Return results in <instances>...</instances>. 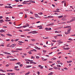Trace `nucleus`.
I'll list each match as a JSON object with an SVG mask.
<instances>
[{"mask_svg": "<svg viewBox=\"0 0 75 75\" xmlns=\"http://www.w3.org/2000/svg\"><path fill=\"white\" fill-rule=\"evenodd\" d=\"M72 62V61H71V60H70L69 61H67V63H71Z\"/></svg>", "mask_w": 75, "mask_h": 75, "instance_id": "16", "label": "nucleus"}, {"mask_svg": "<svg viewBox=\"0 0 75 75\" xmlns=\"http://www.w3.org/2000/svg\"><path fill=\"white\" fill-rule=\"evenodd\" d=\"M31 51H35V52H37V50L35 49H33L31 50Z\"/></svg>", "mask_w": 75, "mask_h": 75, "instance_id": "22", "label": "nucleus"}, {"mask_svg": "<svg viewBox=\"0 0 75 75\" xmlns=\"http://www.w3.org/2000/svg\"><path fill=\"white\" fill-rule=\"evenodd\" d=\"M35 49H37V50H41L40 48H38L37 46L35 47Z\"/></svg>", "mask_w": 75, "mask_h": 75, "instance_id": "3", "label": "nucleus"}, {"mask_svg": "<svg viewBox=\"0 0 75 75\" xmlns=\"http://www.w3.org/2000/svg\"><path fill=\"white\" fill-rule=\"evenodd\" d=\"M64 28H68L67 29V33H70V31L71 30V27L70 26H67L64 27Z\"/></svg>", "mask_w": 75, "mask_h": 75, "instance_id": "1", "label": "nucleus"}, {"mask_svg": "<svg viewBox=\"0 0 75 75\" xmlns=\"http://www.w3.org/2000/svg\"><path fill=\"white\" fill-rule=\"evenodd\" d=\"M69 49V48L68 47H67V48H64L63 49V50H68Z\"/></svg>", "mask_w": 75, "mask_h": 75, "instance_id": "23", "label": "nucleus"}, {"mask_svg": "<svg viewBox=\"0 0 75 75\" xmlns=\"http://www.w3.org/2000/svg\"><path fill=\"white\" fill-rule=\"evenodd\" d=\"M31 41H35V40L34 39H32Z\"/></svg>", "mask_w": 75, "mask_h": 75, "instance_id": "46", "label": "nucleus"}, {"mask_svg": "<svg viewBox=\"0 0 75 75\" xmlns=\"http://www.w3.org/2000/svg\"><path fill=\"white\" fill-rule=\"evenodd\" d=\"M30 71L28 72V73H25V75H28L30 74Z\"/></svg>", "mask_w": 75, "mask_h": 75, "instance_id": "21", "label": "nucleus"}, {"mask_svg": "<svg viewBox=\"0 0 75 75\" xmlns=\"http://www.w3.org/2000/svg\"><path fill=\"white\" fill-rule=\"evenodd\" d=\"M21 6H23V5H18V7H21Z\"/></svg>", "mask_w": 75, "mask_h": 75, "instance_id": "52", "label": "nucleus"}, {"mask_svg": "<svg viewBox=\"0 0 75 75\" xmlns=\"http://www.w3.org/2000/svg\"><path fill=\"white\" fill-rule=\"evenodd\" d=\"M62 21H66L67 20V19L66 18H62Z\"/></svg>", "mask_w": 75, "mask_h": 75, "instance_id": "8", "label": "nucleus"}, {"mask_svg": "<svg viewBox=\"0 0 75 75\" xmlns=\"http://www.w3.org/2000/svg\"><path fill=\"white\" fill-rule=\"evenodd\" d=\"M16 45V44H13L12 45H11L10 47H11L12 48H14V47H15V46Z\"/></svg>", "mask_w": 75, "mask_h": 75, "instance_id": "2", "label": "nucleus"}, {"mask_svg": "<svg viewBox=\"0 0 75 75\" xmlns=\"http://www.w3.org/2000/svg\"><path fill=\"white\" fill-rule=\"evenodd\" d=\"M47 52L46 50H43V52H44V53H45Z\"/></svg>", "mask_w": 75, "mask_h": 75, "instance_id": "26", "label": "nucleus"}, {"mask_svg": "<svg viewBox=\"0 0 75 75\" xmlns=\"http://www.w3.org/2000/svg\"><path fill=\"white\" fill-rule=\"evenodd\" d=\"M30 3H35V1H30Z\"/></svg>", "mask_w": 75, "mask_h": 75, "instance_id": "47", "label": "nucleus"}, {"mask_svg": "<svg viewBox=\"0 0 75 75\" xmlns=\"http://www.w3.org/2000/svg\"><path fill=\"white\" fill-rule=\"evenodd\" d=\"M69 41H72V39H71V38H70L69 39Z\"/></svg>", "mask_w": 75, "mask_h": 75, "instance_id": "34", "label": "nucleus"}, {"mask_svg": "<svg viewBox=\"0 0 75 75\" xmlns=\"http://www.w3.org/2000/svg\"><path fill=\"white\" fill-rule=\"evenodd\" d=\"M42 60H43V61H47V59H43Z\"/></svg>", "mask_w": 75, "mask_h": 75, "instance_id": "44", "label": "nucleus"}, {"mask_svg": "<svg viewBox=\"0 0 75 75\" xmlns=\"http://www.w3.org/2000/svg\"><path fill=\"white\" fill-rule=\"evenodd\" d=\"M7 55H11V54L9 53H7Z\"/></svg>", "mask_w": 75, "mask_h": 75, "instance_id": "63", "label": "nucleus"}, {"mask_svg": "<svg viewBox=\"0 0 75 75\" xmlns=\"http://www.w3.org/2000/svg\"><path fill=\"white\" fill-rule=\"evenodd\" d=\"M25 3H28V2H30V1H25Z\"/></svg>", "mask_w": 75, "mask_h": 75, "instance_id": "36", "label": "nucleus"}, {"mask_svg": "<svg viewBox=\"0 0 75 75\" xmlns=\"http://www.w3.org/2000/svg\"><path fill=\"white\" fill-rule=\"evenodd\" d=\"M53 68H54V69H57V67H53Z\"/></svg>", "mask_w": 75, "mask_h": 75, "instance_id": "28", "label": "nucleus"}, {"mask_svg": "<svg viewBox=\"0 0 75 75\" xmlns=\"http://www.w3.org/2000/svg\"><path fill=\"white\" fill-rule=\"evenodd\" d=\"M18 66H17L15 67H14V68H18Z\"/></svg>", "mask_w": 75, "mask_h": 75, "instance_id": "56", "label": "nucleus"}, {"mask_svg": "<svg viewBox=\"0 0 75 75\" xmlns=\"http://www.w3.org/2000/svg\"><path fill=\"white\" fill-rule=\"evenodd\" d=\"M66 3H64V7H66Z\"/></svg>", "mask_w": 75, "mask_h": 75, "instance_id": "57", "label": "nucleus"}, {"mask_svg": "<svg viewBox=\"0 0 75 75\" xmlns=\"http://www.w3.org/2000/svg\"><path fill=\"white\" fill-rule=\"evenodd\" d=\"M56 10H57V13H58L60 11H59V9H56Z\"/></svg>", "mask_w": 75, "mask_h": 75, "instance_id": "19", "label": "nucleus"}, {"mask_svg": "<svg viewBox=\"0 0 75 75\" xmlns=\"http://www.w3.org/2000/svg\"><path fill=\"white\" fill-rule=\"evenodd\" d=\"M43 13L42 12H40L38 13V14H40V15H42Z\"/></svg>", "mask_w": 75, "mask_h": 75, "instance_id": "24", "label": "nucleus"}, {"mask_svg": "<svg viewBox=\"0 0 75 75\" xmlns=\"http://www.w3.org/2000/svg\"><path fill=\"white\" fill-rule=\"evenodd\" d=\"M4 21H3V19H1L0 20V23H3Z\"/></svg>", "mask_w": 75, "mask_h": 75, "instance_id": "10", "label": "nucleus"}, {"mask_svg": "<svg viewBox=\"0 0 75 75\" xmlns=\"http://www.w3.org/2000/svg\"><path fill=\"white\" fill-rule=\"evenodd\" d=\"M30 67H31V65H28L25 67V68H30Z\"/></svg>", "mask_w": 75, "mask_h": 75, "instance_id": "17", "label": "nucleus"}, {"mask_svg": "<svg viewBox=\"0 0 75 75\" xmlns=\"http://www.w3.org/2000/svg\"><path fill=\"white\" fill-rule=\"evenodd\" d=\"M5 31H6V30H4L3 29H1V30H0V32H1V33H3Z\"/></svg>", "mask_w": 75, "mask_h": 75, "instance_id": "11", "label": "nucleus"}, {"mask_svg": "<svg viewBox=\"0 0 75 75\" xmlns=\"http://www.w3.org/2000/svg\"><path fill=\"white\" fill-rule=\"evenodd\" d=\"M18 40V39H16L15 40V41H17Z\"/></svg>", "mask_w": 75, "mask_h": 75, "instance_id": "54", "label": "nucleus"}, {"mask_svg": "<svg viewBox=\"0 0 75 75\" xmlns=\"http://www.w3.org/2000/svg\"><path fill=\"white\" fill-rule=\"evenodd\" d=\"M2 28H7V26H3L2 27Z\"/></svg>", "mask_w": 75, "mask_h": 75, "instance_id": "42", "label": "nucleus"}, {"mask_svg": "<svg viewBox=\"0 0 75 75\" xmlns=\"http://www.w3.org/2000/svg\"><path fill=\"white\" fill-rule=\"evenodd\" d=\"M17 64L18 65H20V62H17Z\"/></svg>", "mask_w": 75, "mask_h": 75, "instance_id": "62", "label": "nucleus"}, {"mask_svg": "<svg viewBox=\"0 0 75 75\" xmlns=\"http://www.w3.org/2000/svg\"><path fill=\"white\" fill-rule=\"evenodd\" d=\"M6 35H8V36H9V37H11L12 36V35L10 34H7Z\"/></svg>", "mask_w": 75, "mask_h": 75, "instance_id": "13", "label": "nucleus"}, {"mask_svg": "<svg viewBox=\"0 0 75 75\" xmlns=\"http://www.w3.org/2000/svg\"><path fill=\"white\" fill-rule=\"evenodd\" d=\"M69 33H68V32H65V34H69Z\"/></svg>", "mask_w": 75, "mask_h": 75, "instance_id": "50", "label": "nucleus"}, {"mask_svg": "<svg viewBox=\"0 0 75 75\" xmlns=\"http://www.w3.org/2000/svg\"><path fill=\"white\" fill-rule=\"evenodd\" d=\"M45 29L47 31H48V28H46Z\"/></svg>", "mask_w": 75, "mask_h": 75, "instance_id": "29", "label": "nucleus"}, {"mask_svg": "<svg viewBox=\"0 0 75 75\" xmlns=\"http://www.w3.org/2000/svg\"><path fill=\"white\" fill-rule=\"evenodd\" d=\"M0 71H1L2 72H6V71L5 70H3L2 69H0Z\"/></svg>", "mask_w": 75, "mask_h": 75, "instance_id": "9", "label": "nucleus"}, {"mask_svg": "<svg viewBox=\"0 0 75 75\" xmlns=\"http://www.w3.org/2000/svg\"><path fill=\"white\" fill-rule=\"evenodd\" d=\"M26 25H26L27 27H29V26L30 25L28 24V23H27L26 24Z\"/></svg>", "mask_w": 75, "mask_h": 75, "instance_id": "30", "label": "nucleus"}, {"mask_svg": "<svg viewBox=\"0 0 75 75\" xmlns=\"http://www.w3.org/2000/svg\"><path fill=\"white\" fill-rule=\"evenodd\" d=\"M64 3V1H63L61 2V3H62V4H63Z\"/></svg>", "mask_w": 75, "mask_h": 75, "instance_id": "60", "label": "nucleus"}, {"mask_svg": "<svg viewBox=\"0 0 75 75\" xmlns=\"http://www.w3.org/2000/svg\"><path fill=\"white\" fill-rule=\"evenodd\" d=\"M63 17V15H62L57 16V17H58L59 18H62Z\"/></svg>", "mask_w": 75, "mask_h": 75, "instance_id": "7", "label": "nucleus"}, {"mask_svg": "<svg viewBox=\"0 0 75 75\" xmlns=\"http://www.w3.org/2000/svg\"><path fill=\"white\" fill-rule=\"evenodd\" d=\"M8 8H13V7H12L11 6H9L8 7Z\"/></svg>", "mask_w": 75, "mask_h": 75, "instance_id": "20", "label": "nucleus"}, {"mask_svg": "<svg viewBox=\"0 0 75 75\" xmlns=\"http://www.w3.org/2000/svg\"><path fill=\"white\" fill-rule=\"evenodd\" d=\"M57 59L55 58H52V59H53V60H55V59Z\"/></svg>", "mask_w": 75, "mask_h": 75, "instance_id": "40", "label": "nucleus"}, {"mask_svg": "<svg viewBox=\"0 0 75 75\" xmlns=\"http://www.w3.org/2000/svg\"><path fill=\"white\" fill-rule=\"evenodd\" d=\"M52 41V42H56L57 41H56V40H53Z\"/></svg>", "mask_w": 75, "mask_h": 75, "instance_id": "53", "label": "nucleus"}, {"mask_svg": "<svg viewBox=\"0 0 75 75\" xmlns=\"http://www.w3.org/2000/svg\"><path fill=\"white\" fill-rule=\"evenodd\" d=\"M10 61H14V59H11L10 60Z\"/></svg>", "mask_w": 75, "mask_h": 75, "instance_id": "64", "label": "nucleus"}, {"mask_svg": "<svg viewBox=\"0 0 75 75\" xmlns=\"http://www.w3.org/2000/svg\"><path fill=\"white\" fill-rule=\"evenodd\" d=\"M16 52V51H13V50H12L11 51V52H13V53L14 52Z\"/></svg>", "mask_w": 75, "mask_h": 75, "instance_id": "48", "label": "nucleus"}, {"mask_svg": "<svg viewBox=\"0 0 75 75\" xmlns=\"http://www.w3.org/2000/svg\"><path fill=\"white\" fill-rule=\"evenodd\" d=\"M25 61H30V60L27 59H25Z\"/></svg>", "mask_w": 75, "mask_h": 75, "instance_id": "25", "label": "nucleus"}, {"mask_svg": "<svg viewBox=\"0 0 75 75\" xmlns=\"http://www.w3.org/2000/svg\"><path fill=\"white\" fill-rule=\"evenodd\" d=\"M55 33H58V31H56L55 32Z\"/></svg>", "mask_w": 75, "mask_h": 75, "instance_id": "59", "label": "nucleus"}, {"mask_svg": "<svg viewBox=\"0 0 75 75\" xmlns=\"http://www.w3.org/2000/svg\"><path fill=\"white\" fill-rule=\"evenodd\" d=\"M57 67H61V65H57Z\"/></svg>", "mask_w": 75, "mask_h": 75, "instance_id": "43", "label": "nucleus"}, {"mask_svg": "<svg viewBox=\"0 0 75 75\" xmlns=\"http://www.w3.org/2000/svg\"><path fill=\"white\" fill-rule=\"evenodd\" d=\"M23 4H27V3H25V1H24L22 3Z\"/></svg>", "mask_w": 75, "mask_h": 75, "instance_id": "32", "label": "nucleus"}, {"mask_svg": "<svg viewBox=\"0 0 75 75\" xmlns=\"http://www.w3.org/2000/svg\"><path fill=\"white\" fill-rule=\"evenodd\" d=\"M48 30H51V28H48Z\"/></svg>", "mask_w": 75, "mask_h": 75, "instance_id": "61", "label": "nucleus"}, {"mask_svg": "<svg viewBox=\"0 0 75 75\" xmlns=\"http://www.w3.org/2000/svg\"><path fill=\"white\" fill-rule=\"evenodd\" d=\"M53 74L52 72H50V73L48 74V75H52Z\"/></svg>", "mask_w": 75, "mask_h": 75, "instance_id": "15", "label": "nucleus"}, {"mask_svg": "<svg viewBox=\"0 0 75 75\" xmlns=\"http://www.w3.org/2000/svg\"><path fill=\"white\" fill-rule=\"evenodd\" d=\"M22 27L23 28H25L26 27H27V25H24V26H23Z\"/></svg>", "mask_w": 75, "mask_h": 75, "instance_id": "35", "label": "nucleus"}, {"mask_svg": "<svg viewBox=\"0 0 75 75\" xmlns=\"http://www.w3.org/2000/svg\"><path fill=\"white\" fill-rule=\"evenodd\" d=\"M58 44H62L63 43V42H61L60 40H59L58 41Z\"/></svg>", "mask_w": 75, "mask_h": 75, "instance_id": "6", "label": "nucleus"}, {"mask_svg": "<svg viewBox=\"0 0 75 75\" xmlns=\"http://www.w3.org/2000/svg\"><path fill=\"white\" fill-rule=\"evenodd\" d=\"M54 23H52L50 24V25H54Z\"/></svg>", "mask_w": 75, "mask_h": 75, "instance_id": "31", "label": "nucleus"}, {"mask_svg": "<svg viewBox=\"0 0 75 75\" xmlns=\"http://www.w3.org/2000/svg\"><path fill=\"white\" fill-rule=\"evenodd\" d=\"M10 74H11V75H15V73H10Z\"/></svg>", "mask_w": 75, "mask_h": 75, "instance_id": "39", "label": "nucleus"}, {"mask_svg": "<svg viewBox=\"0 0 75 75\" xmlns=\"http://www.w3.org/2000/svg\"><path fill=\"white\" fill-rule=\"evenodd\" d=\"M16 50H18L19 51H22V49H21L17 48L16 49Z\"/></svg>", "mask_w": 75, "mask_h": 75, "instance_id": "12", "label": "nucleus"}, {"mask_svg": "<svg viewBox=\"0 0 75 75\" xmlns=\"http://www.w3.org/2000/svg\"><path fill=\"white\" fill-rule=\"evenodd\" d=\"M36 59H39L40 58V57L38 56H36Z\"/></svg>", "mask_w": 75, "mask_h": 75, "instance_id": "27", "label": "nucleus"}, {"mask_svg": "<svg viewBox=\"0 0 75 75\" xmlns=\"http://www.w3.org/2000/svg\"><path fill=\"white\" fill-rule=\"evenodd\" d=\"M8 66H9V65L7 64V65H6V67H8Z\"/></svg>", "mask_w": 75, "mask_h": 75, "instance_id": "58", "label": "nucleus"}, {"mask_svg": "<svg viewBox=\"0 0 75 75\" xmlns=\"http://www.w3.org/2000/svg\"><path fill=\"white\" fill-rule=\"evenodd\" d=\"M10 40L9 39L6 40V41H10Z\"/></svg>", "mask_w": 75, "mask_h": 75, "instance_id": "51", "label": "nucleus"}, {"mask_svg": "<svg viewBox=\"0 0 75 75\" xmlns=\"http://www.w3.org/2000/svg\"><path fill=\"white\" fill-rule=\"evenodd\" d=\"M48 17H50V18H53L54 17L53 16H48Z\"/></svg>", "mask_w": 75, "mask_h": 75, "instance_id": "45", "label": "nucleus"}, {"mask_svg": "<svg viewBox=\"0 0 75 75\" xmlns=\"http://www.w3.org/2000/svg\"><path fill=\"white\" fill-rule=\"evenodd\" d=\"M28 53H29V54H32V53H31V52L30 51L28 52Z\"/></svg>", "mask_w": 75, "mask_h": 75, "instance_id": "33", "label": "nucleus"}, {"mask_svg": "<svg viewBox=\"0 0 75 75\" xmlns=\"http://www.w3.org/2000/svg\"><path fill=\"white\" fill-rule=\"evenodd\" d=\"M15 1H16V2H18V1H19V0H15Z\"/></svg>", "mask_w": 75, "mask_h": 75, "instance_id": "55", "label": "nucleus"}, {"mask_svg": "<svg viewBox=\"0 0 75 75\" xmlns=\"http://www.w3.org/2000/svg\"><path fill=\"white\" fill-rule=\"evenodd\" d=\"M71 20L70 21L71 22H72V21H75V18L74 17L73 18H71Z\"/></svg>", "mask_w": 75, "mask_h": 75, "instance_id": "4", "label": "nucleus"}, {"mask_svg": "<svg viewBox=\"0 0 75 75\" xmlns=\"http://www.w3.org/2000/svg\"><path fill=\"white\" fill-rule=\"evenodd\" d=\"M7 57H6L7 58H8L9 57H13L12 56H10V55H8L7 56Z\"/></svg>", "mask_w": 75, "mask_h": 75, "instance_id": "14", "label": "nucleus"}, {"mask_svg": "<svg viewBox=\"0 0 75 75\" xmlns=\"http://www.w3.org/2000/svg\"><path fill=\"white\" fill-rule=\"evenodd\" d=\"M35 17H37V18L39 17V16H38V14H35Z\"/></svg>", "mask_w": 75, "mask_h": 75, "instance_id": "5", "label": "nucleus"}, {"mask_svg": "<svg viewBox=\"0 0 75 75\" xmlns=\"http://www.w3.org/2000/svg\"><path fill=\"white\" fill-rule=\"evenodd\" d=\"M15 69L16 71H19L20 70V69Z\"/></svg>", "mask_w": 75, "mask_h": 75, "instance_id": "41", "label": "nucleus"}, {"mask_svg": "<svg viewBox=\"0 0 75 75\" xmlns=\"http://www.w3.org/2000/svg\"><path fill=\"white\" fill-rule=\"evenodd\" d=\"M7 72H12L13 71V70H7Z\"/></svg>", "mask_w": 75, "mask_h": 75, "instance_id": "18", "label": "nucleus"}, {"mask_svg": "<svg viewBox=\"0 0 75 75\" xmlns=\"http://www.w3.org/2000/svg\"><path fill=\"white\" fill-rule=\"evenodd\" d=\"M61 52H59L57 54V55H59V54H61Z\"/></svg>", "mask_w": 75, "mask_h": 75, "instance_id": "49", "label": "nucleus"}, {"mask_svg": "<svg viewBox=\"0 0 75 75\" xmlns=\"http://www.w3.org/2000/svg\"><path fill=\"white\" fill-rule=\"evenodd\" d=\"M54 14L55 15H58L59 14H58V13H54Z\"/></svg>", "mask_w": 75, "mask_h": 75, "instance_id": "37", "label": "nucleus"}, {"mask_svg": "<svg viewBox=\"0 0 75 75\" xmlns=\"http://www.w3.org/2000/svg\"><path fill=\"white\" fill-rule=\"evenodd\" d=\"M1 36H2V37H5V36L4 35H3L2 34H1Z\"/></svg>", "mask_w": 75, "mask_h": 75, "instance_id": "38", "label": "nucleus"}]
</instances>
